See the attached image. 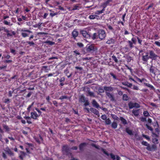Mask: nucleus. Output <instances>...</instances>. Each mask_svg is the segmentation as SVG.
<instances>
[{
	"instance_id": "46",
	"label": "nucleus",
	"mask_w": 160,
	"mask_h": 160,
	"mask_svg": "<svg viewBox=\"0 0 160 160\" xmlns=\"http://www.w3.org/2000/svg\"><path fill=\"white\" fill-rule=\"evenodd\" d=\"M128 42L130 48H133V43L132 42L130 41H128Z\"/></svg>"
},
{
	"instance_id": "21",
	"label": "nucleus",
	"mask_w": 160,
	"mask_h": 160,
	"mask_svg": "<svg viewBox=\"0 0 160 160\" xmlns=\"http://www.w3.org/2000/svg\"><path fill=\"white\" fill-rule=\"evenodd\" d=\"M126 132L129 135H133L132 132L129 128H127L126 129Z\"/></svg>"
},
{
	"instance_id": "48",
	"label": "nucleus",
	"mask_w": 160,
	"mask_h": 160,
	"mask_svg": "<svg viewBox=\"0 0 160 160\" xmlns=\"http://www.w3.org/2000/svg\"><path fill=\"white\" fill-rule=\"evenodd\" d=\"M84 105L85 106H88L89 105V102L88 100H86L84 102Z\"/></svg>"
},
{
	"instance_id": "5",
	"label": "nucleus",
	"mask_w": 160,
	"mask_h": 160,
	"mask_svg": "<svg viewBox=\"0 0 160 160\" xmlns=\"http://www.w3.org/2000/svg\"><path fill=\"white\" fill-rule=\"evenodd\" d=\"M129 107L130 109L132 108H138L140 107V105L137 103H133L130 102L128 104Z\"/></svg>"
},
{
	"instance_id": "4",
	"label": "nucleus",
	"mask_w": 160,
	"mask_h": 160,
	"mask_svg": "<svg viewBox=\"0 0 160 160\" xmlns=\"http://www.w3.org/2000/svg\"><path fill=\"white\" fill-rule=\"evenodd\" d=\"M63 153L65 154L69 155V154H71L70 152V150L69 149L68 146H64L62 148Z\"/></svg>"
},
{
	"instance_id": "1",
	"label": "nucleus",
	"mask_w": 160,
	"mask_h": 160,
	"mask_svg": "<svg viewBox=\"0 0 160 160\" xmlns=\"http://www.w3.org/2000/svg\"><path fill=\"white\" fill-rule=\"evenodd\" d=\"M19 31L21 32L22 36L23 38L28 37L29 33H31L32 32L25 28H20Z\"/></svg>"
},
{
	"instance_id": "15",
	"label": "nucleus",
	"mask_w": 160,
	"mask_h": 160,
	"mask_svg": "<svg viewBox=\"0 0 160 160\" xmlns=\"http://www.w3.org/2000/svg\"><path fill=\"white\" fill-rule=\"evenodd\" d=\"M106 94L112 101H114V98L112 95L108 92H106Z\"/></svg>"
},
{
	"instance_id": "8",
	"label": "nucleus",
	"mask_w": 160,
	"mask_h": 160,
	"mask_svg": "<svg viewBox=\"0 0 160 160\" xmlns=\"http://www.w3.org/2000/svg\"><path fill=\"white\" fill-rule=\"evenodd\" d=\"M157 147L155 145H153L151 146H149L148 147H147L146 149L148 151H153L156 149Z\"/></svg>"
},
{
	"instance_id": "9",
	"label": "nucleus",
	"mask_w": 160,
	"mask_h": 160,
	"mask_svg": "<svg viewBox=\"0 0 160 160\" xmlns=\"http://www.w3.org/2000/svg\"><path fill=\"white\" fill-rule=\"evenodd\" d=\"M16 33L14 31L10 30L9 32L7 34V37L8 38H12L13 36L15 35Z\"/></svg>"
},
{
	"instance_id": "58",
	"label": "nucleus",
	"mask_w": 160,
	"mask_h": 160,
	"mask_svg": "<svg viewBox=\"0 0 160 160\" xmlns=\"http://www.w3.org/2000/svg\"><path fill=\"white\" fill-rule=\"evenodd\" d=\"M57 14V13H51L50 14V16L52 17H53L54 16L56 15Z\"/></svg>"
},
{
	"instance_id": "57",
	"label": "nucleus",
	"mask_w": 160,
	"mask_h": 160,
	"mask_svg": "<svg viewBox=\"0 0 160 160\" xmlns=\"http://www.w3.org/2000/svg\"><path fill=\"white\" fill-rule=\"evenodd\" d=\"M10 51H11V52L12 53H13L14 54H15V50L13 49H11Z\"/></svg>"
},
{
	"instance_id": "38",
	"label": "nucleus",
	"mask_w": 160,
	"mask_h": 160,
	"mask_svg": "<svg viewBox=\"0 0 160 160\" xmlns=\"http://www.w3.org/2000/svg\"><path fill=\"white\" fill-rule=\"evenodd\" d=\"M142 144L145 146H147V147H148L149 145L147 142L145 141H142Z\"/></svg>"
},
{
	"instance_id": "26",
	"label": "nucleus",
	"mask_w": 160,
	"mask_h": 160,
	"mask_svg": "<svg viewBox=\"0 0 160 160\" xmlns=\"http://www.w3.org/2000/svg\"><path fill=\"white\" fill-rule=\"evenodd\" d=\"M112 0H108L106 2H104L103 5V8H105L108 4Z\"/></svg>"
},
{
	"instance_id": "29",
	"label": "nucleus",
	"mask_w": 160,
	"mask_h": 160,
	"mask_svg": "<svg viewBox=\"0 0 160 160\" xmlns=\"http://www.w3.org/2000/svg\"><path fill=\"white\" fill-rule=\"evenodd\" d=\"M145 84L146 86L150 88L151 89H154L153 86L148 83H145Z\"/></svg>"
},
{
	"instance_id": "60",
	"label": "nucleus",
	"mask_w": 160,
	"mask_h": 160,
	"mask_svg": "<svg viewBox=\"0 0 160 160\" xmlns=\"http://www.w3.org/2000/svg\"><path fill=\"white\" fill-rule=\"evenodd\" d=\"M28 44H29L30 46L34 44V42L32 41L30 42H28Z\"/></svg>"
},
{
	"instance_id": "55",
	"label": "nucleus",
	"mask_w": 160,
	"mask_h": 160,
	"mask_svg": "<svg viewBox=\"0 0 160 160\" xmlns=\"http://www.w3.org/2000/svg\"><path fill=\"white\" fill-rule=\"evenodd\" d=\"M97 37V34L96 33H94L92 37L93 39H95Z\"/></svg>"
},
{
	"instance_id": "28",
	"label": "nucleus",
	"mask_w": 160,
	"mask_h": 160,
	"mask_svg": "<svg viewBox=\"0 0 160 160\" xmlns=\"http://www.w3.org/2000/svg\"><path fill=\"white\" fill-rule=\"evenodd\" d=\"M24 118L27 120V122L29 124L32 123L30 121V117H25Z\"/></svg>"
},
{
	"instance_id": "56",
	"label": "nucleus",
	"mask_w": 160,
	"mask_h": 160,
	"mask_svg": "<svg viewBox=\"0 0 160 160\" xmlns=\"http://www.w3.org/2000/svg\"><path fill=\"white\" fill-rule=\"evenodd\" d=\"M48 15V13H45L43 16V18L44 19L46 18Z\"/></svg>"
},
{
	"instance_id": "33",
	"label": "nucleus",
	"mask_w": 160,
	"mask_h": 160,
	"mask_svg": "<svg viewBox=\"0 0 160 160\" xmlns=\"http://www.w3.org/2000/svg\"><path fill=\"white\" fill-rule=\"evenodd\" d=\"M111 121L109 118L105 120V123L106 125H109L111 124Z\"/></svg>"
},
{
	"instance_id": "47",
	"label": "nucleus",
	"mask_w": 160,
	"mask_h": 160,
	"mask_svg": "<svg viewBox=\"0 0 160 160\" xmlns=\"http://www.w3.org/2000/svg\"><path fill=\"white\" fill-rule=\"evenodd\" d=\"M146 126L147 128L149 130H150L151 131H153L152 128L150 126H149L148 125V124H146Z\"/></svg>"
},
{
	"instance_id": "49",
	"label": "nucleus",
	"mask_w": 160,
	"mask_h": 160,
	"mask_svg": "<svg viewBox=\"0 0 160 160\" xmlns=\"http://www.w3.org/2000/svg\"><path fill=\"white\" fill-rule=\"evenodd\" d=\"M158 139L156 138H154L152 139V142L154 143H158Z\"/></svg>"
},
{
	"instance_id": "25",
	"label": "nucleus",
	"mask_w": 160,
	"mask_h": 160,
	"mask_svg": "<svg viewBox=\"0 0 160 160\" xmlns=\"http://www.w3.org/2000/svg\"><path fill=\"white\" fill-rule=\"evenodd\" d=\"M86 100L85 99V97L83 96H81L80 99L79 101L81 102H84Z\"/></svg>"
},
{
	"instance_id": "61",
	"label": "nucleus",
	"mask_w": 160,
	"mask_h": 160,
	"mask_svg": "<svg viewBox=\"0 0 160 160\" xmlns=\"http://www.w3.org/2000/svg\"><path fill=\"white\" fill-rule=\"evenodd\" d=\"M74 53H75L76 54V56H77V55H79L80 54V53L78 52V51H74Z\"/></svg>"
},
{
	"instance_id": "30",
	"label": "nucleus",
	"mask_w": 160,
	"mask_h": 160,
	"mask_svg": "<svg viewBox=\"0 0 160 160\" xmlns=\"http://www.w3.org/2000/svg\"><path fill=\"white\" fill-rule=\"evenodd\" d=\"M120 119L123 124H126L127 123L126 120L122 117H121Z\"/></svg>"
},
{
	"instance_id": "7",
	"label": "nucleus",
	"mask_w": 160,
	"mask_h": 160,
	"mask_svg": "<svg viewBox=\"0 0 160 160\" xmlns=\"http://www.w3.org/2000/svg\"><path fill=\"white\" fill-rule=\"evenodd\" d=\"M150 58L149 54L148 52H146L143 54L142 56V59L144 61H147Z\"/></svg>"
},
{
	"instance_id": "41",
	"label": "nucleus",
	"mask_w": 160,
	"mask_h": 160,
	"mask_svg": "<svg viewBox=\"0 0 160 160\" xmlns=\"http://www.w3.org/2000/svg\"><path fill=\"white\" fill-rule=\"evenodd\" d=\"M3 23L7 25H12V24H11V23L10 22H8L7 21L5 20L3 21Z\"/></svg>"
},
{
	"instance_id": "52",
	"label": "nucleus",
	"mask_w": 160,
	"mask_h": 160,
	"mask_svg": "<svg viewBox=\"0 0 160 160\" xmlns=\"http://www.w3.org/2000/svg\"><path fill=\"white\" fill-rule=\"evenodd\" d=\"M4 29V31L6 32V33H7H7H8V32H10V30H8V29H6L5 28H3Z\"/></svg>"
},
{
	"instance_id": "54",
	"label": "nucleus",
	"mask_w": 160,
	"mask_h": 160,
	"mask_svg": "<svg viewBox=\"0 0 160 160\" xmlns=\"http://www.w3.org/2000/svg\"><path fill=\"white\" fill-rule=\"evenodd\" d=\"M132 89L134 90H138V88L137 86H135L134 85L133 86V87Z\"/></svg>"
},
{
	"instance_id": "51",
	"label": "nucleus",
	"mask_w": 160,
	"mask_h": 160,
	"mask_svg": "<svg viewBox=\"0 0 160 160\" xmlns=\"http://www.w3.org/2000/svg\"><path fill=\"white\" fill-rule=\"evenodd\" d=\"M155 44L158 47H160V42L158 41L155 42Z\"/></svg>"
},
{
	"instance_id": "63",
	"label": "nucleus",
	"mask_w": 160,
	"mask_h": 160,
	"mask_svg": "<svg viewBox=\"0 0 160 160\" xmlns=\"http://www.w3.org/2000/svg\"><path fill=\"white\" fill-rule=\"evenodd\" d=\"M42 23H39L37 24V25L38 26V28H39L41 27V25L42 24Z\"/></svg>"
},
{
	"instance_id": "34",
	"label": "nucleus",
	"mask_w": 160,
	"mask_h": 160,
	"mask_svg": "<svg viewBox=\"0 0 160 160\" xmlns=\"http://www.w3.org/2000/svg\"><path fill=\"white\" fill-rule=\"evenodd\" d=\"M80 7L78 5H76L74 6L72 10H79V8H80Z\"/></svg>"
},
{
	"instance_id": "37",
	"label": "nucleus",
	"mask_w": 160,
	"mask_h": 160,
	"mask_svg": "<svg viewBox=\"0 0 160 160\" xmlns=\"http://www.w3.org/2000/svg\"><path fill=\"white\" fill-rule=\"evenodd\" d=\"M97 15H92L89 16V18L91 19H93L95 18Z\"/></svg>"
},
{
	"instance_id": "62",
	"label": "nucleus",
	"mask_w": 160,
	"mask_h": 160,
	"mask_svg": "<svg viewBox=\"0 0 160 160\" xmlns=\"http://www.w3.org/2000/svg\"><path fill=\"white\" fill-rule=\"evenodd\" d=\"M132 41L134 43H136V40L134 38H132Z\"/></svg>"
},
{
	"instance_id": "10",
	"label": "nucleus",
	"mask_w": 160,
	"mask_h": 160,
	"mask_svg": "<svg viewBox=\"0 0 160 160\" xmlns=\"http://www.w3.org/2000/svg\"><path fill=\"white\" fill-rule=\"evenodd\" d=\"M103 89L106 91V92H112L114 90V88L111 86H104L103 87Z\"/></svg>"
},
{
	"instance_id": "40",
	"label": "nucleus",
	"mask_w": 160,
	"mask_h": 160,
	"mask_svg": "<svg viewBox=\"0 0 160 160\" xmlns=\"http://www.w3.org/2000/svg\"><path fill=\"white\" fill-rule=\"evenodd\" d=\"M104 10V8H103L102 10L101 11H97L95 13L97 14H99L101 13H102L103 12V11Z\"/></svg>"
},
{
	"instance_id": "6",
	"label": "nucleus",
	"mask_w": 160,
	"mask_h": 160,
	"mask_svg": "<svg viewBox=\"0 0 160 160\" xmlns=\"http://www.w3.org/2000/svg\"><path fill=\"white\" fill-rule=\"evenodd\" d=\"M150 55L149 57L150 58L152 59L155 60L156 59V57L157 56L154 53V52L152 51H149Z\"/></svg>"
},
{
	"instance_id": "11",
	"label": "nucleus",
	"mask_w": 160,
	"mask_h": 160,
	"mask_svg": "<svg viewBox=\"0 0 160 160\" xmlns=\"http://www.w3.org/2000/svg\"><path fill=\"white\" fill-rule=\"evenodd\" d=\"M81 33L83 37L86 38H88L90 37L89 34L85 31L82 30L81 31Z\"/></svg>"
},
{
	"instance_id": "23",
	"label": "nucleus",
	"mask_w": 160,
	"mask_h": 160,
	"mask_svg": "<svg viewBox=\"0 0 160 160\" xmlns=\"http://www.w3.org/2000/svg\"><path fill=\"white\" fill-rule=\"evenodd\" d=\"M42 70L43 71L46 72H48L50 70V68H48L47 66H43L42 68Z\"/></svg>"
},
{
	"instance_id": "27",
	"label": "nucleus",
	"mask_w": 160,
	"mask_h": 160,
	"mask_svg": "<svg viewBox=\"0 0 160 160\" xmlns=\"http://www.w3.org/2000/svg\"><path fill=\"white\" fill-rule=\"evenodd\" d=\"M72 35L73 37H76L78 35V32L76 30H74L72 32Z\"/></svg>"
},
{
	"instance_id": "17",
	"label": "nucleus",
	"mask_w": 160,
	"mask_h": 160,
	"mask_svg": "<svg viewBox=\"0 0 160 160\" xmlns=\"http://www.w3.org/2000/svg\"><path fill=\"white\" fill-rule=\"evenodd\" d=\"M92 104L93 105V106L96 108H98L99 107V105L95 100H92Z\"/></svg>"
},
{
	"instance_id": "12",
	"label": "nucleus",
	"mask_w": 160,
	"mask_h": 160,
	"mask_svg": "<svg viewBox=\"0 0 160 160\" xmlns=\"http://www.w3.org/2000/svg\"><path fill=\"white\" fill-rule=\"evenodd\" d=\"M31 118L33 119H36L38 117V115L37 112H31Z\"/></svg>"
},
{
	"instance_id": "59",
	"label": "nucleus",
	"mask_w": 160,
	"mask_h": 160,
	"mask_svg": "<svg viewBox=\"0 0 160 160\" xmlns=\"http://www.w3.org/2000/svg\"><path fill=\"white\" fill-rule=\"evenodd\" d=\"M47 34V33H45V32H38V35H42V34L45 35V34Z\"/></svg>"
},
{
	"instance_id": "39",
	"label": "nucleus",
	"mask_w": 160,
	"mask_h": 160,
	"mask_svg": "<svg viewBox=\"0 0 160 160\" xmlns=\"http://www.w3.org/2000/svg\"><path fill=\"white\" fill-rule=\"evenodd\" d=\"M112 59L116 62H118V60L117 59L116 57H115V56L113 55L112 56Z\"/></svg>"
},
{
	"instance_id": "16",
	"label": "nucleus",
	"mask_w": 160,
	"mask_h": 160,
	"mask_svg": "<svg viewBox=\"0 0 160 160\" xmlns=\"http://www.w3.org/2000/svg\"><path fill=\"white\" fill-rule=\"evenodd\" d=\"M110 156L113 160H120V158L117 155L115 156L112 154H111Z\"/></svg>"
},
{
	"instance_id": "44",
	"label": "nucleus",
	"mask_w": 160,
	"mask_h": 160,
	"mask_svg": "<svg viewBox=\"0 0 160 160\" xmlns=\"http://www.w3.org/2000/svg\"><path fill=\"white\" fill-rule=\"evenodd\" d=\"M88 95L91 96H92L93 97H95V96L94 94V93L92 92H91L90 91H88Z\"/></svg>"
},
{
	"instance_id": "2",
	"label": "nucleus",
	"mask_w": 160,
	"mask_h": 160,
	"mask_svg": "<svg viewBox=\"0 0 160 160\" xmlns=\"http://www.w3.org/2000/svg\"><path fill=\"white\" fill-rule=\"evenodd\" d=\"M86 51L89 52H93L96 51L97 49L95 48L93 45H87L86 46Z\"/></svg>"
},
{
	"instance_id": "13",
	"label": "nucleus",
	"mask_w": 160,
	"mask_h": 160,
	"mask_svg": "<svg viewBox=\"0 0 160 160\" xmlns=\"http://www.w3.org/2000/svg\"><path fill=\"white\" fill-rule=\"evenodd\" d=\"M90 111L94 114L97 115L98 116H99V112L97 109L93 108H90Z\"/></svg>"
},
{
	"instance_id": "3",
	"label": "nucleus",
	"mask_w": 160,
	"mask_h": 160,
	"mask_svg": "<svg viewBox=\"0 0 160 160\" xmlns=\"http://www.w3.org/2000/svg\"><path fill=\"white\" fill-rule=\"evenodd\" d=\"M98 36L99 38L102 40L104 38L106 37V33L104 31L102 30H100L98 32Z\"/></svg>"
},
{
	"instance_id": "19",
	"label": "nucleus",
	"mask_w": 160,
	"mask_h": 160,
	"mask_svg": "<svg viewBox=\"0 0 160 160\" xmlns=\"http://www.w3.org/2000/svg\"><path fill=\"white\" fill-rule=\"evenodd\" d=\"M115 42L114 39L111 38L108 40L106 43L108 44L113 43Z\"/></svg>"
},
{
	"instance_id": "18",
	"label": "nucleus",
	"mask_w": 160,
	"mask_h": 160,
	"mask_svg": "<svg viewBox=\"0 0 160 160\" xmlns=\"http://www.w3.org/2000/svg\"><path fill=\"white\" fill-rule=\"evenodd\" d=\"M122 85L126 86L129 88H131L132 86V84L129 83L127 82H122Z\"/></svg>"
},
{
	"instance_id": "32",
	"label": "nucleus",
	"mask_w": 160,
	"mask_h": 160,
	"mask_svg": "<svg viewBox=\"0 0 160 160\" xmlns=\"http://www.w3.org/2000/svg\"><path fill=\"white\" fill-rule=\"evenodd\" d=\"M111 116L112 117V118L114 120H118V118L115 115L112 114L111 115Z\"/></svg>"
},
{
	"instance_id": "50",
	"label": "nucleus",
	"mask_w": 160,
	"mask_h": 160,
	"mask_svg": "<svg viewBox=\"0 0 160 160\" xmlns=\"http://www.w3.org/2000/svg\"><path fill=\"white\" fill-rule=\"evenodd\" d=\"M67 98V97L66 96H63L59 98L60 99L62 100L64 99H66Z\"/></svg>"
},
{
	"instance_id": "22",
	"label": "nucleus",
	"mask_w": 160,
	"mask_h": 160,
	"mask_svg": "<svg viewBox=\"0 0 160 160\" xmlns=\"http://www.w3.org/2000/svg\"><path fill=\"white\" fill-rule=\"evenodd\" d=\"M132 112L135 116H137L139 114V110L133 109L132 110Z\"/></svg>"
},
{
	"instance_id": "31",
	"label": "nucleus",
	"mask_w": 160,
	"mask_h": 160,
	"mask_svg": "<svg viewBox=\"0 0 160 160\" xmlns=\"http://www.w3.org/2000/svg\"><path fill=\"white\" fill-rule=\"evenodd\" d=\"M154 67L152 66L150 69V72L152 73L155 74V72H154Z\"/></svg>"
},
{
	"instance_id": "35",
	"label": "nucleus",
	"mask_w": 160,
	"mask_h": 160,
	"mask_svg": "<svg viewBox=\"0 0 160 160\" xmlns=\"http://www.w3.org/2000/svg\"><path fill=\"white\" fill-rule=\"evenodd\" d=\"M123 99L124 101H127L128 99V96L126 94H124L123 96Z\"/></svg>"
},
{
	"instance_id": "43",
	"label": "nucleus",
	"mask_w": 160,
	"mask_h": 160,
	"mask_svg": "<svg viewBox=\"0 0 160 160\" xmlns=\"http://www.w3.org/2000/svg\"><path fill=\"white\" fill-rule=\"evenodd\" d=\"M101 118L103 120H106L107 119V117L105 115H103L101 117Z\"/></svg>"
},
{
	"instance_id": "20",
	"label": "nucleus",
	"mask_w": 160,
	"mask_h": 160,
	"mask_svg": "<svg viewBox=\"0 0 160 160\" xmlns=\"http://www.w3.org/2000/svg\"><path fill=\"white\" fill-rule=\"evenodd\" d=\"M86 145V143H82L80 144L79 145V149L81 151H82L83 150L84 148L85 147Z\"/></svg>"
},
{
	"instance_id": "45",
	"label": "nucleus",
	"mask_w": 160,
	"mask_h": 160,
	"mask_svg": "<svg viewBox=\"0 0 160 160\" xmlns=\"http://www.w3.org/2000/svg\"><path fill=\"white\" fill-rule=\"evenodd\" d=\"M77 45L80 48H82L83 47V45L81 42H78L77 43Z\"/></svg>"
},
{
	"instance_id": "53",
	"label": "nucleus",
	"mask_w": 160,
	"mask_h": 160,
	"mask_svg": "<svg viewBox=\"0 0 160 160\" xmlns=\"http://www.w3.org/2000/svg\"><path fill=\"white\" fill-rule=\"evenodd\" d=\"M143 137H144L145 138H146L147 140H150V138L148 136H146V135H143Z\"/></svg>"
},
{
	"instance_id": "64",
	"label": "nucleus",
	"mask_w": 160,
	"mask_h": 160,
	"mask_svg": "<svg viewBox=\"0 0 160 160\" xmlns=\"http://www.w3.org/2000/svg\"><path fill=\"white\" fill-rule=\"evenodd\" d=\"M53 104L54 105H55V106H57V102L56 101H53Z\"/></svg>"
},
{
	"instance_id": "24",
	"label": "nucleus",
	"mask_w": 160,
	"mask_h": 160,
	"mask_svg": "<svg viewBox=\"0 0 160 160\" xmlns=\"http://www.w3.org/2000/svg\"><path fill=\"white\" fill-rule=\"evenodd\" d=\"M111 126L112 128L115 129L117 128L118 126V124L115 122H113L111 124Z\"/></svg>"
},
{
	"instance_id": "42",
	"label": "nucleus",
	"mask_w": 160,
	"mask_h": 160,
	"mask_svg": "<svg viewBox=\"0 0 160 160\" xmlns=\"http://www.w3.org/2000/svg\"><path fill=\"white\" fill-rule=\"evenodd\" d=\"M143 115L147 117L149 116V114L147 111H144L143 113Z\"/></svg>"
},
{
	"instance_id": "36",
	"label": "nucleus",
	"mask_w": 160,
	"mask_h": 160,
	"mask_svg": "<svg viewBox=\"0 0 160 160\" xmlns=\"http://www.w3.org/2000/svg\"><path fill=\"white\" fill-rule=\"evenodd\" d=\"M45 43H48L50 45H52L54 44V42L50 41H48L45 42Z\"/></svg>"
},
{
	"instance_id": "14",
	"label": "nucleus",
	"mask_w": 160,
	"mask_h": 160,
	"mask_svg": "<svg viewBox=\"0 0 160 160\" xmlns=\"http://www.w3.org/2000/svg\"><path fill=\"white\" fill-rule=\"evenodd\" d=\"M4 151L6 152V153L9 154L10 156L13 155V152L10 150V149L8 147L6 148L4 150Z\"/></svg>"
}]
</instances>
